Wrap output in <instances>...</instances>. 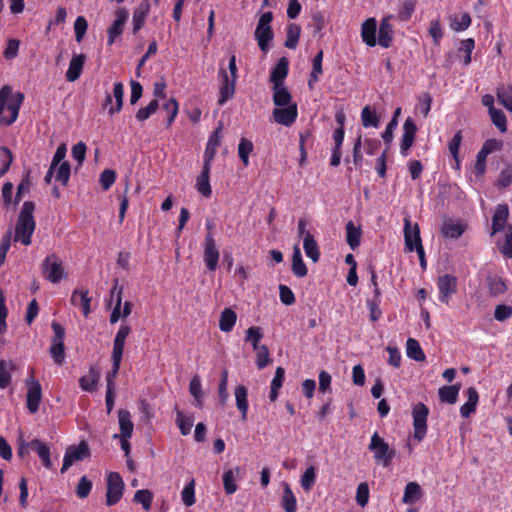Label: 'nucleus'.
<instances>
[{"mask_svg":"<svg viewBox=\"0 0 512 512\" xmlns=\"http://www.w3.org/2000/svg\"><path fill=\"white\" fill-rule=\"evenodd\" d=\"M124 86L122 82H117L113 87V97L115 98V105L109 107V113L114 114L119 112L123 105Z\"/></svg>","mask_w":512,"mask_h":512,"instance_id":"3c124183","label":"nucleus"},{"mask_svg":"<svg viewBox=\"0 0 512 512\" xmlns=\"http://www.w3.org/2000/svg\"><path fill=\"white\" fill-rule=\"evenodd\" d=\"M26 385L28 387L26 395V406L31 414L38 411L39 405L42 398V388L40 383L33 377L26 379Z\"/></svg>","mask_w":512,"mask_h":512,"instance_id":"ddd939ff","label":"nucleus"},{"mask_svg":"<svg viewBox=\"0 0 512 512\" xmlns=\"http://www.w3.org/2000/svg\"><path fill=\"white\" fill-rule=\"evenodd\" d=\"M11 365L4 361H0V389H6L11 383Z\"/></svg>","mask_w":512,"mask_h":512,"instance_id":"052dcab7","label":"nucleus"},{"mask_svg":"<svg viewBox=\"0 0 512 512\" xmlns=\"http://www.w3.org/2000/svg\"><path fill=\"white\" fill-rule=\"evenodd\" d=\"M501 253L508 257L512 258V227L509 226L505 233V241L501 246Z\"/></svg>","mask_w":512,"mask_h":512,"instance_id":"774afa93","label":"nucleus"},{"mask_svg":"<svg viewBox=\"0 0 512 512\" xmlns=\"http://www.w3.org/2000/svg\"><path fill=\"white\" fill-rule=\"evenodd\" d=\"M273 20L272 12L263 13L258 21L255 38L258 42L261 51L266 52L269 49V44L273 39V32L271 29V22Z\"/></svg>","mask_w":512,"mask_h":512,"instance_id":"423d86ee","label":"nucleus"},{"mask_svg":"<svg viewBox=\"0 0 512 512\" xmlns=\"http://www.w3.org/2000/svg\"><path fill=\"white\" fill-rule=\"evenodd\" d=\"M99 379H100L99 369L95 366H92V367H90L88 374L82 376L79 379V385L82 390L91 392V391L95 390Z\"/></svg>","mask_w":512,"mask_h":512,"instance_id":"7c9ffc66","label":"nucleus"},{"mask_svg":"<svg viewBox=\"0 0 512 512\" xmlns=\"http://www.w3.org/2000/svg\"><path fill=\"white\" fill-rule=\"evenodd\" d=\"M377 21L375 18L367 19L361 27V37L363 42L369 47H374L376 40Z\"/></svg>","mask_w":512,"mask_h":512,"instance_id":"4be33fe9","label":"nucleus"},{"mask_svg":"<svg viewBox=\"0 0 512 512\" xmlns=\"http://www.w3.org/2000/svg\"><path fill=\"white\" fill-rule=\"evenodd\" d=\"M124 482L117 472H110L107 477L106 504L112 506L117 504L123 495Z\"/></svg>","mask_w":512,"mask_h":512,"instance_id":"9b49d317","label":"nucleus"},{"mask_svg":"<svg viewBox=\"0 0 512 512\" xmlns=\"http://www.w3.org/2000/svg\"><path fill=\"white\" fill-rule=\"evenodd\" d=\"M316 480V468L308 467L301 476V486L305 491H310Z\"/></svg>","mask_w":512,"mask_h":512,"instance_id":"4d7b16f0","label":"nucleus"},{"mask_svg":"<svg viewBox=\"0 0 512 512\" xmlns=\"http://www.w3.org/2000/svg\"><path fill=\"white\" fill-rule=\"evenodd\" d=\"M292 271L293 274L299 278L305 277L308 273L307 267L302 259L301 251L298 245H295L293 248Z\"/></svg>","mask_w":512,"mask_h":512,"instance_id":"c9c22d12","label":"nucleus"},{"mask_svg":"<svg viewBox=\"0 0 512 512\" xmlns=\"http://www.w3.org/2000/svg\"><path fill=\"white\" fill-rule=\"evenodd\" d=\"M189 391L195 399V405L199 408L202 407V386L198 376H194L189 384Z\"/></svg>","mask_w":512,"mask_h":512,"instance_id":"864d4df0","label":"nucleus"},{"mask_svg":"<svg viewBox=\"0 0 512 512\" xmlns=\"http://www.w3.org/2000/svg\"><path fill=\"white\" fill-rule=\"evenodd\" d=\"M54 336L52 338L50 346V355L57 365H62L65 361V350H64V337L65 330L57 322H53L51 325Z\"/></svg>","mask_w":512,"mask_h":512,"instance_id":"6e6552de","label":"nucleus"},{"mask_svg":"<svg viewBox=\"0 0 512 512\" xmlns=\"http://www.w3.org/2000/svg\"><path fill=\"white\" fill-rule=\"evenodd\" d=\"M34 210L35 204L32 201H25L23 203L15 226V242L19 241L25 246L31 244V237L36 227L33 216Z\"/></svg>","mask_w":512,"mask_h":512,"instance_id":"f03ea898","label":"nucleus"},{"mask_svg":"<svg viewBox=\"0 0 512 512\" xmlns=\"http://www.w3.org/2000/svg\"><path fill=\"white\" fill-rule=\"evenodd\" d=\"M33 451L37 454L41 460L43 466L48 469H53V463L51 460V449L50 446L41 439L34 438L31 441H26L22 437L18 439L17 455L24 459L30 455Z\"/></svg>","mask_w":512,"mask_h":512,"instance_id":"20e7f679","label":"nucleus"},{"mask_svg":"<svg viewBox=\"0 0 512 512\" xmlns=\"http://www.w3.org/2000/svg\"><path fill=\"white\" fill-rule=\"evenodd\" d=\"M429 410L423 403H418L413 407V437L417 441H422L427 433V417Z\"/></svg>","mask_w":512,"mask_h":512,"instance_id":"1a4fd4ad","label":"nucleus"},{"mask_svg":"<svg viewBox=\"0 0 512 512\" xmlns=\"http://www.w3.org/2000/svg\"><path fill=\"white\" fill-rule=\"evenodd\" d=\"M90 457V448L86 441H81L78 445H69L63 457L61 473H65L74 462L82 461Z\"/></svg>","mask_w":512,"mask_h":512,"instance_id":"0eeeda50","label":"nucleus"},{"mask_svg":"<svg viewBox=\"0 0 512 512\" xmlns=\"http://www.w3.org/2000/svg\"><path fill=\"white\" fill-rule=\"evenodd\" d=\"M112 294L116 295V303L114 304V307L112 309L111 315H110V323L115 324L119 321L120 318H122V294H123V287L119 285L118 279L114 280V285L112 287Z\"/></svg>","mask_w":512,"mask_h":512,"instance_id":"bb28decb","label":"nucleus"},{"mask_svg":"<svg viewBox=\"0 0 512 512\" xmlns=\"http://www.w3.org/2000/svg\"><path fill=\"white\" fill-rule=\"evenodd\" d=\"M281 505L285 512L297 511V500L290 486L285 483Z\"/></svg>","mask_w":512,"mask_h":512,"instance_id":"ea45409f","label":"nucleus"},{"mask_svg":"<svg viewBox=\"0 0 512 512\" xmlns=\"http://www.w3.org/2000/svg\"><path fill=\"white\" fill-rule=\"evenodd\" d=\"M368 448L374 453L375 461L384 467H388L395 457V450L389 447V444L379 436L378 432H374L371 436Z\"/></svg>","mask_w":512,"mask_h":512,"instance_id":"39448f33","label":"nucleus"},{"mask_svg":"<svg viewBox=\"0 0 512 512\" xmlns=\"http://www.w3.org/2000/svg\"><path fill=\"white\" fill-rule=\"evenodd\" d=\"M322 59H323V52L320 51L312 61V71L310 74V79L308 81V85L310 88H313V85L318 82L319 76L322 74Z\"/></svg>","mask_w":512,"mask_h":512,"instance_id":"09e8293b","label":"nucleus"},{"mask_svg":"<svg viewBox=\"0 0 512 512\" xmlns=\"http://www.w3.org/2000/svg\"><path fill=\"white\" fill-rule=\"evenodd\" d=\"M273 102L277 107L292 105V96L284 85L273 86Z\"/></svg>","mask_w":512,"mask_h":512,"instance_id":"f704fd0d","label":"nucleus"},{"mask_svg":"<svg viewBox=\"0 0 512 512\" xmlns=\"http://www.w3.org/2000/svg\"><path fill=\"white\" fill-rule=\"evenodd\" d=\"M236 320V313L231 308H225L220 315L219 329L225 333L232 331L236 324Z\"/></svg>","mask_w":512,"mask_h":512,"instance_id":"e433bc0d","label":"nucleus"},{"mask_svg":"<svg viewBox=\"0 0 512 512\" xmlns=\"http://www.w3.org/2000/svg\"><path fill=\"white\" fill-rule=\"evenodd\" d=\"M13 161V155L7 147L0 149V177H2L10 168Z\"/></svg>","mask_w":512,"mask_h":512,"instance_id":"bf43d9fd","label":"nucleus"},{"mask_svg":"<svg viewBox=\"0 0 512 512\" xmlns=\"http://www.w3.org/2000/svg\"><path fill=\"white\" fill-rule=\"evenodd\" d=\"M56 168H57V172L55 175L56 180L61 182L62 185H66L70 178V164L67 161H63Z\"/></svg>","mask_w":512,"mask_h":512,"instance_id":"338daca9","label":"nucleus"},{"mask_svg":"<svg viewBox=\"0 0 512 512\" xmlns=\"http://www.w3.org/2000/svg\"><path fill=\"white\" fill-rule=\"evenodd\" d=\"M195 485V479L191 478L181 491V500L186 507H191L196 502Z\"/></svg>","mask_w":512,"mask_h":512,"instance_id":"37998d69","label":"nucleus"},{"mask_svg":"<svg viewBox=\"0 0 512 512\" xmlns=\"http://www.w3.org/2000/svg\"><path fill=\"white\" fill-rule=\"evenodd\" d=\"M263 334L261 332V329L256 326L249 327L246 331L245 340L246 342H249L253 349L259 348L261 345H259V341L262 339Z\"/></svg>","mask_w":512,"mask_h":512,"instance_id":"13d9d810","label":"nucleus"},{"mask_svg":"<svg viewBox=\"0 0 512 512\" xmlns=\"http://www.w3.org/2000/svg\"><path fill=\"white\" fill-rule=\"evenodd\" d=\"M256 365L259 369L265 368L270 363L269 349L266 345H261L255 349Z\"/></svg>","mask_w":512,"mask_h":512,"instance_id":"0e129e2a","label":"nucleus"},{"mask_svg":"<svg viewBox=\"0 0 512 512\" xmlns=\"http://www.w3.org/2000/svg\"><path fill=\"white\" fill-rule=\"evenodd\" d=\"M219 78H220V97L218 99V104L223 105L226 103L230 98L233 97L235 93V85L237 78L231 77V75L228 74V71L226 69H220L219 70Z\"/></svg>","mask_w":512,"mask_h":512,"instance_id":"4468645a","label":"nucleus"},{"mask_svg":"<svg viewBox=\"0 0 512 512\" xmlns=\"http://www.w3.org/2000/svg\"><path fill=\"white\" fill-rule=\"evenodd\" d=\"M210 169L207 165H203L202 171L196 180L197 191L204 197H210L212 193L209 181Z\"/></svg>","mask_w":512,"mask_h":512,"instance_id":"473e14b6","label":"nucleus"},{"mask_svg":"<svg viewBox=\"0 0 512 512\" xmlns=\"http://www.w3.org/2000/svg\"><path fill=\"white\" fill-rule=\"evenodd\" d=\"M303 249L306 256L311 259L314 263L320 259V251L317 242L315 241L312 234H307L303 239Z\"/></svg>","mask_w":512,"mask_h":512,"instance_id":"4c0bfd02","label":"nucleus"},{"mask_svg":"<svg viewBox=\"0 0 512 512\" xmlns=\"http://www.w3.org/2000/svg\"><path fill=\"white\" fill-rule=\"evenodd\" d=\"M203 261L209 271H215L220 257L216 241L212 233H207L204 239Z\"/></svg>","mask_w":512,"mask_h":512,"instance_id":"f8f14e48","label":"nucleus"},{"mask_svg":"<svg viewBox=\"0 0 512 512\" xmlns=\"http://www.w3.org/2000/svg\"><path fill=\"white\" fill-rule=\"evenodd\" d=\"M247 389L243 385L235 388V400L238 410L241 412L242 420H246L248 413Z\"/></svg>","mask_w":512,"mask_h":512,"instance_id":"58836bf2","label":"nucleus"},{"mask_svg":"<svg viewBox=\"0 0 512 512\" xmlns=\"http://www.w3.org/2000/svg\"><path fill=\"white\" fill-rule=\"evenodd\" d=\"M466 230V226L460 222L447 221L442 226V234L446 238L458 239L463 235Z\"/></svg>","mask_w":512,"mask_h":512,"instance_id":"72a5a7b5","label":"nucleus"},{"mask_svg":"<svg viewBox=\"0 0 512 512\" xmlns=\"http://www.w3.org/2000/svg\"><path fill=\"white\" fill-rule=\"evenodd\" d=\"M487 284L489 294L493 297L503 294L507 289L506 284L499 277H488Z\"/></svg>","mask_w":512,"mask_h":512,"instance_id":"603ef678","label":"nucleus"},{"mask_svg":"<svg viewBox=\"0 0 512 512\" xmlns=\"http://www.w3.org/2000/svg\"><path fill=\"white\" fill-rule=\"evenodd\" d=\"M466 394L467 401L460 408V414L463 418H468L475 412L479 400L478 392L474 387H469Z\"/></svg>","mask_w":512,"mask_h":512,"instance_id":"cd10ccee","label":"nucleus"},{"mask_svg":"<svg viewBox=\"0 0 512 512\" xmlns=\"http://www.w3.org/2000/svg\"><path fill=\"white\" fill-rule=\"evenodd\" d=\"M288 65V60L285 57H282L272 69L270 81L273 83V86L283 85V81L288 74Z\"/></svg>","mask_w":512,"mask_h":512,"instance_id":"c85d7f7f","label":"nucleus"},{"mask_svg":"<svg viewBox=\"0 0 512 512\" xmlns=\"http://www.w3.org/2000/svg\"><path fill=\"white\" fill-rule=\"evenodd\" d=\"M194 417L185 416L181 411H176V424L180 429L182 435L186 436L190 434L193 427Z\"/></svg>","mask_w":512,"mask_h":512,"instance_id":"49530a36","label":"nucleus"},{"mask_svg":"<svg viewBox=\"0 0 512 512\" xmlns=\"http://www.w3.org/2000/svg\"><path fill=\"white\" fill-rule=\"evenodd\" d=\"M431 104H432V97L428 92H424L418 97L417 108L419 109V111L422 113V115L424 117L428 116L430 109H431Z\"/></svg>","mask_w":512,"mask_h":512,"instance_id":"69168bd1","label":"nucleus"},{"mask_svg":"<svg viewBox=\"0 0 512 512\" xmlns=\"http://www.w3.org/2000/svg\"><path fill=\"white\" fill-rule=\"evenodd\" d=\"M416 3V0H404L402 6L399 9L398 18L401 21L409 20L415 10Z\"/></svg>","mask_w":512,"mask_h":512,"instance_id":"680f3d73","label":"nucleus"},{"mask_svg":"<svg viewBox=\"0 0 512 512\" xmlns=\"http://www.w3.org/2000/svg\"><path fill=\"white\" fill-rule=\"evenodd\" d=\"M393 18V15L385 16L380 23V27L378 30V44L383 48H388L393 39V29L390 24V20Z\"/></svg>","mask_w":512,"mask_h":512,"instance_id":"aec40b11","label":"nucleus"},{"mask_svg":"<svg viewBox=\"0 0 512 512\" xmlns=\"http://www.w3.org/2000/svg\"><path fill=\"white\" fill-rule=\"evenodd\" d=\"M272 114L276 123L289 127L298 116L297 104L293 103L283 108H275Z\"/></svg>","mask_w":512,"mask_h":512,"instance_id":"a211bd4d","label":"nucleus"},{"mask_svg":"<svg viewBox=\"0 0 512 512\" xmlns=\"http://www.w3.org/2000/svg\"><path fill=\"white\" fill-rule=\"evenodd\" d=\"M458 393L459 386L457 385L443 386L438 391L440 400L448 404H454L457 401Z\"/></svg>","mask_w":512,"mask_h":512,"instance_id":"a18cd8bd","label":"nucleus"},{"mask_svg":"<svg viewBox=\"0 0 512 512\" xmlns=\"http://www.w3.org/2000/svg\"><path fill=\"white\" fill-rule=\"evenodd\" d=\"M407 356L415 361L425 360V354L416 339L409 338L406 343Z\"/></svg>","mask_w":512,"mask_h":512,"instance_id":"c03bdc74","label":"nucleus"},{"mask_svg":"<svg viewBox=\"0 0 512 512\" xmlns=\"http://www.w3.org/2000/svg\"><path fill=\"white\" fill-rule=\"evenodd\" d=\"M361 122L365 128H377L379 126L380 119L376 111L371 109L369 105H366L361 111Z\"/></svg>","mask_w":512,"mask_h":512,"instance_id":"a19ab883","label":"nucleus"},{"mask_svg":"<svg viewBox=\"0 0 512 512\" xmlns=\"http://www.w3.org/2000/svg\"><path fill=\"white\" fill-rule=\"evenodd\" d=\"M128 16V11L124 8H118L115 11V20L108 28V45H112L115 42L116 38L123 33L124 26L128 20Z\"/></svg>","mask_w":512,"mask_h":512,"instance_id":"2eb2a0df","label":"nucleus"},{"mask_svg":"<svg viewBox=\"0 0 512 512\" xmlns=\"http://www.w3.org/2000/svg\"><path fill=\"white\" fill-rule=\"evenodd\" d=\"M437 286L440 293V301L443 303H448V298L456 293L457 278L455 276L445 274L438 278Z\"/></svg>","mask_w":512,"mask_h":512,"instance_id":"6ab92c4d","label":"nucleus"},{"mask_svg":"<svg viewBox=\"0 0 512 512\" xmlns=\"http://www.w3.org/2000/svg\"><path fill=\"white\" fill-rule=\"evenodd\" d=\"M241 478V469L240 467H234L232 469H228L223 473V486L225 493L227 495H231L237 491L236 481Z\"/></svg>","mask_w":512,"mask_h":512,"instance_id":"412c9836","label":"nucleus"},{"mask_svg":"<svg viewBox=\"0 0 512 512\" xmlns=\"http://www.w3.org/2000/svg\"><path fill=\"white\" fill-rule=\"evenodd\" d=\"M300 26L295 24V23H291L288 25L287 27V37H286V41H285V47L288 48V49H294L296 48L297 44H298V41H299V37H300Z\"/></svg>","mask_w":512,"mask_h":512,"instance_id":"de8ad7c7","label":"nucleus"},{"mask_svg":"<svg viewBox=\"0 0 512 512\" xmlns=\"http://www.w3.org/2000/svg\"><path fill=\"white\" fill-rule=\"evenodd\" d=\"M131 332V327L127 324H121L113 341L111 354L112 369L107 373V389L114 390V378L119 372L121 360L124 352L125 341Z\"/></svg>","mask_w":512,"mask_h":512,"instance_id":"7ed1b4c3","label":"nucleus"},{"mask_svg":"<svg viewBox=\"0 0 512 512\" xmlns=\"http://www.w3.org/2000/svg\"><path fill=\"white\" fill-rule=\"evenodd\" d=\"M508 216V206L506 204L498 205L492 218V234L502 231L505 228Z\"/></svg>","mask_w":512,"mask_h":512,"instance_id":"393cba45","label":"nucleus"},{"mask_svg":"<svg viewBox=\"0 0 512 512\" xmlns=\"http://www.w3.org/2000/svg\"><path fill=\"white\" fill-rule=\"evenodd\" d=\"M159 107L158 101L156 99L150 101V103L137 111L136 119L140 122L147 120L152 114H154Z\"/></svg>","mask_w":512,"mask_h":512,"instance_id":"e2e57ef3","label":"nucleus"},{"mask_svg":"<svg viewBox=\"0 0 512 512\" xmlns=\"http://www.w3.org/2000/svg\"><path fill=\"white\" fill-rule=\"evenodd\" d=\"M85 63V55L84 54H78L74 55L72 59L70 60L68 70L66 72V79L69 82L76 81L82 72L83 66Z\"/></svg>","mask_w":512,"mask_h":512,"instance_id":"b1692460","label":"nucleus"},{"mask_svg":"<svg viewBox=\"0 0 512 512\" xmlns=\"http://www.w3.org/2000/svg\"><path fill=\"white\" fill-rule=\"evenodd\" d=\"M150 11V4L143 0L133 12V33H137L143 26Z\"/></svg>","mask_w":512,"mask_h":512,"instance_id":"a878e982","label":"nucleus"},{"mask_svg":"<svg viewBox=\"0 0 512 512\" xmlns=\"http://www.w3.org/2000/svg\"><path fill=\"white\" fill-rule=\"evenodd\" d=\"M23 101V93L17 92L12 95L9 86L0 89V125L9 126L17 120Z\"/></svg>","mask_w":512,"mask_h":512,"instance_id":"f257e3e1","label":"nucleus"},{"mask_svg":"<svg viewBox=\"0 0 512 512\" xmlns=\"http://www.w3.org/2000/svg\"><path fill=\"white\" fill-rule=\"evenodd\" d=\"M346 241L352 250L359 247L361 241L362 230L360 226H356L353 221L346 224Z\"/></svg>","mask_w":512,"mask_h":512,"instance_id":"2f4dec72","label":"nucleus"},{"mask_svg":"<svg viewBox=\"0 0 512 512\" xmlns=\"http://www.w3.org/2000/svg\"><path fill=\"white\" fill-rule=\"evenodd\" d=\"M152 499L153 495L147 489L138 490L134 495V501L140 503L145 511L151 509Z\"/></svg>","mask_w":512,"mask_h":512,"instance_id":"6e6d98bb","label":"nucleus"},{"mask_svg":"<svg viewBox=\"0 0 512 512\" xmlns=\"http://www.w3.org/2000/svg\"><path fill=\"white\" fill-rule=\"evenodd\" d=\"M42 273L44 277L55 284L66 276L62 262L56 254L47 256L42 263Z\"/></svg>","mask_w":512,"mask_h":512,"instance_id":"9d476101","label":"nucleus"},{"mask_svg":"<svg viewBox=\"0 0 512 512\" xmlns=\"http://www.w3.org/2000/svg\"><path fill=\"white\" fill-rule=\"evenodd\" d=\"M118 421H119V427L121 434L117 435L115 434L113 437H124V438H130L133 433L134 424L131 420V414L127 410H119L118 411Z\"/></svg>","mask_w":512,"mask_h":512,"instance_id":"5701e85b","label":"nucleus"},{"mask_svg":"<svg viewBox=\"0 0 512 512\" xmlns=\"http://www.w3.org/2000/svg\"><path fill=\"white\" fill-rule=\"evenodd\" d=\"M90 301L91 298L88 297V291L84 289H76L73 291L71 296V303L74 306L81 307L82 312L85 317H87L90 313Z\"/></svg>","mask_w":512,"mask_h":512,"instance_id":"c756f323","label":"nucleus"},{"mask_svg":"<svg viewBox=\"0 0 512 512\" xmlns=\"http://www.w3.org/2000/svg\"><path fill=\"white\" fill-rule=\"evenodd\" d=\"M253 143L247 138H241L238 144V155L245 167L249 165V154L253 151Z\"/></svg>","mask_w":512,"mask_h":512,"instance_id":"8fccbe9b","label":"nucleus"},{"mask_svg":"<svg viewBox=\"0 0 512 512\" xmlns=\"http://www.w3.org/2000/svg\"><path fill=\"white\" fill-rule=\"evenodd\" d=\"M416 133L417 126L412 118L408 117L403 124V134L400 143V152L403 156L408 155L409 150L415 141Z\"/></svg>","mask_w":512,"mask_h":512,"instance_id":"f3484780","label":"nucleus"},{"mask_svg":"<svg viewBox=\"0 0 512 512\" xmlns=\"http://www.w3.org/2000/svg\"><path fill=\"white\" fill-rule=\"evenodd\" d=\"M404 242L408 251L412 252L418 245H422L420 229L417 223L412 225L410 217L404 218Z\"/></svg>","mask_w":512,"mask_h":512,"instance_id":"dca6fc26","label":"nucleus"},{"mask_svg":"<svg viewBox=\"0 0 512 512\" xmlns=\"http://www.w3.org/2000/svg\"><path fill=\"white\" fill-rule=\"evenodd\" d=\"M421 497V487L416 482H409L404 490L402 501L405 504H414Z\"/></svg>","mask_w":512,"mask_h":512,"instance_id":"79ce46f5","label":"nucleus"},{"mask_svg":"<svg viewBox=\"0 0 512 512\" xmlns=\"http://www.w3.org/2000/svg\"><path fill=\"white\" fill-rule=\"evenodd\" d=\"M492 123L499 129L501 133L507 131V119L504 113L499 109H493L489 112Z\"/></svg>","mask_w":512,"mask_h":512,"instance_id":"5fc2aeb1","label":"nucleus"}]
</instances>
